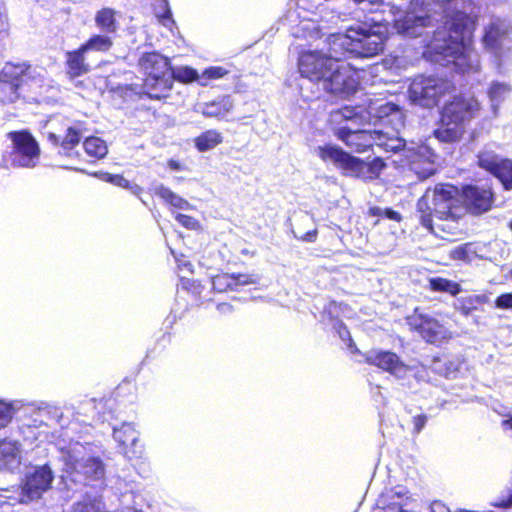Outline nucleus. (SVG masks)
<instances>
[{"label": "nucleus", "instance_id": "nucleus-23", "mask_svg": "<svg viewBox=\"0 0 512 512\" xmlns=\"http://www.w3.org/2000/svg\"><path fill=\"white\" fill-rule=\"evenodd\" d=\"M113 437L127 458L136 459L142 456L143 446L139 444V432L133 423H123L120 427H114Z\"/></svg>", "mask_w": 512, "mask_h": 512}, {"label": "nucleus", "instance_id": "nucleus-20", "mask_svg": "<svg viewBox=\"0 0 512 512\" xmlns=\"http://www.w3.org/2000/svg\"><path fill=\"white\" fill-rule=\"evenodd\" d=\"M340 120L337 123H341ZM348 125L338 130V137L352 148L355 152H363L374 146L375 140L380 139L378 130L359 129L360 123L345 120Z\"/></svg>", "mask_w": 512, "mask_h": 512}, {"label": "nucleus", "instance_id": "nucleus-41", "mask_svg": "<svg viewBox=\"0 0 512 512\" xmlns=\"http://www.w3.org/2000/svg\"><path fill=\"white\" fill-rule=\"evenodd\" d=\"M365 167L360 172H351L353 175L363 177L366 179H374L376 178L382 169L384 168L385 164L380 158H375L371 163H365Z\"/></svg>", "mask_w": 512, "mask_h": 512}, {"label": "nucleus", "instance_id": "nucleus-8", "mask_svg": "<svg viewBox=\"0 0 512 512\" xmlns=\"http://www.w3.org/2000/svg\"><path fill=\"white\" fill-rule=\"evenodd\" d=\"M400 118L399 107L392 102H371L367 109L362 107L345 106L331 113L333 122L350 120L360 124H377V122H389V117Z\"/></svg>", "mask_w": 512, "mask_h": 512}, {"label": "nucleus", "instance_id": "nucleus-24", "mask_svg": "<svg viewBox=\"0 0 512 512\" xmlns=\"http://www.w3.org/2000/svg\"><path fill=\"white\" fill-rule=\"evenodd\" d=\"M47 138L54 146H59V154L72 157L73 149L79 144L82 137V130L79 126H66L64 134L53 130L46 131Z\"/></svg>", "mask_w": 512, "mask_h": 512}, {"label": "nucleus", "instance_id": "nucleus-17", "mask_svg": "<svg viewBox=\"0 0 512 512\" xmlns=\"http://www.w3.org/2000/svg\"><path fill=\"white\" fill-rule=\"evenodd\" d=\"M26 63H6L0 71V102L13 103L19 98V89L28 76Z\"/></svg>", "mask_w": 512, "mask_h": 512}, {"label": "nucleus", "instance_id": "nucleus-4", "mask_svg": "<svg viewBox=\"0 0 512 512\" xmlns=\"http://www.w3.org/2000/svg\"><path fill=\"white\" fill-rule=\"evenodd\" d=\"M421 224L439 238L447 234L448 190L445 184H438L427 190L417 203Z\"/></svg>", "mask_w": 512, "mask_h": 512}, {"label": "nucleus", "instance_id": "nucleus-54", "mask_svg": "<svg viewBox=\"0 0 512 512\" xmlns=\"http://www.w3.org/2000/svg\"><path fill=\"white\" fill-rule=\"evenodd\" d=\"M431 512H448V507L441 501H434L430 506Z\"/></svg>", "mask_w": 512, "mask_h": 512}, {"label": "nucleus", "instance_id": "nucleus-12", "mask_svg": "<svg viewBox=\"0 0 512 512\" xmlns=\"http://www.w3.org/2000/svg\"><path fill=\"white\" fill-rule=\"evenodd\" d=\"M320 86L324 91L337 97H348L354 94L359 86L357 72L345 62L336 61L333 69L323 78Z\"/></svg>", "mask_w": 512, "mask_h": 512}, {"label": "nucleus", "instance_id": "nucleus-22", "mask_svg": "<svg viewBox=\"0 0 512 512\" xmlns=\"http://www.w3.org/2000/svg\"><path fill=\"white\" fill-rule=\"evenodd\" d=\"M316 155L325 163H332L335 166L349 172H360L365 167L364 162L355 158L334 145L318 146L315 149Z\"/></svg>", "mask_w": 512, "mask_h": 512}, {"label": "nucleus", "instance_id": "nucleus-9", "mask_svg": "<svg viewBox=\"0 0 512 512\" xmlns=\"http://www.w3.org/2000/svg\"><path fill=\"white\" fill-rule=\"evenodd\" d=\"M511 27L501 19H495L484 28L482 44L494 58L499 72L504 71V66L512 49L510 38Z\"/></svg>", "mask_w": 512, "mask_h": 512}, {"label": "nucleus", "instance_id": "nucleus-60", "mask_svg": "<svg viewBox=\"0 0 512 512\" xmlns=\"http://www.w3.org/2000/svg\"><path fill=\"white\" fill-rule=\"evenodd\" d=\"M502 427L504 429H510L512 430V414L508 416L507 419L502 421Z\"/></svg>", "mask_w": 512, "mask_h": 512}, {"label": "nucleus", "instance_id": "nucleus-15", "mask_svg": "<svg viewBox=\"0 0 512 512\" xmlns=\"http://www.w3.org/2000/svg\"><path fill=\"white\" fill-rule=\"evenodd\" d=\"M446 91L445 81L424 76L416 77L409 87L411 101L426 108L437 105Z\"/></svg>", "mask_w": 512, "mask_h": 512}, {"label": "nucleus", "instance_id": "nucleus-64", "mask_svg": "<svg viewBox=\"0 0 512 512\" xmlns=\"http://www.w3.org/2000/svg\"><path fill=\"white\" fill-rule=\"evenodd\" d=\"M294 14H295L294 12L289 11L288 14L286 15V20L289 21L290 23H292Z\"/></svg>", "mask_w": 512, "mask_h": 512}, {"label": "nucleus", "instance_id": "nucleus-53", "mask_svg": "<svg viewBox=\"0 0 512 512\" xmlns=\"http://www.w3.org/2000/svg\"><path fill=\"white\" fill-rule=\"evenodd\" d=\"M434 135L438 140H440L442 142H447L448 141V128L443 126L442 128L435 130Z\"/></svg>", "mask_w": 512, "mask_h": 512}, {"label": "nucleus", "instance_id": "nucleus-16", "mask_svg": "<svg viewBox=\"0 0 512 512\" xmlns=\"http://www.w3.org/2000/svg\"><path fill=\"white\" fill-rule=\"evenodd\" d=\"M477 166L496 177L505 190L512 189V160L498 155L494 150L484 147L478 151Z\"/></svg>", "mask_w": 512, "mask_h": 512}, {"label": "nucleus", "instance_id": "nucleus-57", "mask_svg": "<svg viewBox=\"0 0 512 512\" xmlns=\"http://www.w3.org/2000/svg\"><path fill=\"white\" fill-rule=\"evenodd\" d=\"M316 235H317V231L316 230L309 231V232L305 233L301 237V239L303 241H306V242H313L316 239Z\"/></svg>", "mask_w": 512, "mask_h": 512}, {"label": "nucleus", "instance_id": "nucleus-45", "mask_svg": "<svg viewBox=\"0 0 512 512\" xmlns=\"http://www.w3.org/2000/svg\"><path fill=\"white\" fill-rule=\"evenodd\" d=\"M228 74V71L223 67H210L203 71L199 78V84L206 86L209 80L219 79Z\"/></svg>", "mask_w": 512, "mask_h": 512}, {"label": "nucleus", "instance_id": "nucleus-31", "mask_svg": "<svg viewBox=\"0 0 512 512\" xmlns=\"http://www.w3.org/2000/svg\"><path fill=\"white\" fill-rule=\"evenodd\" d=\"M117 14L118 12L112 8H102L95 15L96 26L106 34L116 33L119 27Z\"/></svg>", "mask_w": 512, "mask_h": 512}, {"label": "nucleus", "instance_id": "nucleus-7", "mask_svg": "<svg viewBox=\"0 0 512 512\" xmlns=\"http://www.w3.org/2000/svg\"><path fill=\"white\" fill-rule=\"evenodd\" d=\"M53 425L64 428L63 414L59 408L45 405L38 409L35 417L19 427V432L23 441L28 445L54 442L61 435H56L57 431Z\"/></svg>", "mask_w": 512, "mask_h": 512}, {"label": "nucleus", "instance_id": "nucleus-34", "mask_svg": "<svg viewBox=\"0 0 512 512\" xmlns=\"http://www.w3.org/2000/svg\"><path fill=\"white\" fill-rule=\"evenodd\" d=\"M511 92V87L509 84L504 82H493L489 88L488 96L491 101V108L493 114L496 116L498 114V109L500 103L508 96Z\"/></svg>", "mask_w": 512, "mask_h": 512}, {"label": "nucleus", "instance_id": "nucleus-40", "mask_svg": "<svg viewBox=\"0 0 512 512\" xmlns=\"http://www.w3.org/2000/svg\"><path fill=\"white\" fill-rule=\"evenodd\" d=\"M170 70L168 77H170L171 81L172 79H175L183 83H190L193 81L199 82L200 75H198L197 71L191 67L181 66Z\"/></svg>", "mask_w": 512, "mask_h": 512}, {"label": "nucleus", "instance_id": "nucleus-61", "mask_svg": "<svg viewBox=\"0 0 512 512\" xmlns=\"http://www.w3.org/2000/svg\"><path fill=\"white\" fill-rule=\"evenodd\" d=\"M383 210L384 209H382L380 207H373V208L370 209V212L374 216L384 217Z\"/></svg>", "mask_w": 512, "mask_h": 512}, {"label": "nucleus", "instance_id": "nucleus-1", "mask_svg": "<svg viewBox=\"0 0 512 512\" xmlns=\"http://www.w3.org/2000/svg\"><path fill=\"white\" fill-rule=\"evenodd\" d=\"M363 11L375 12L374 6L389 8L395 16L394 27L397 33L405 37L428 35L432 38L427 43L428 53L445 60L448 55V0H352Z\"/></svg>", "mask_w": 512, "mask_h": 512}, {"label": "nucleus", "instance_id": "nucleus-28", "mask_svg": "<svg viewBox=\"0 0 512 512\" xmlns=\"http://www.w3.org/2000/svg\"><path fill=\"white\" fill-rule=\"evenodd\" d=\"M258 278L248 274H219L212 278V288L217 292L234 290L240 285L256 284Z\"/></svg>", "mask_w": 512, "mask_h": 512}, {"label": "nucleus", "instance_id": "nucleus-56", "mask_svg": "<svg viewBox=\"0 0 512 512\" xmlns=\"http://www.w3.org/2000/svg\"><path fill=\"white\" fill-rule=\"evenodd\" d=\"M217 310L222 314L230 313L232 311V306L228 303H220L217 305Z\"/></svg>", "mask_w": 512, "mask_h": 512}, {"label": "nucleus", "instance_id": "nucleus-5", "mask_svg": "<svg viewBox=\"0 0 512 512\" xmlns=\"http://www.w3.org/2000/svg\"><path fill=\"white\" fill-rule=\"evenodd\" d=\"M54 479L53 472L48 465L37 466L28 471L21 490L8 491L0 494V512H10V507L16 503H29L39 499L48 491Z\"/></svg>", "mask_w": 512, "mask_h": 512}, {"label": "nucleus", "instance_id": "nucleus-39", "mask_svg": "<svg viewBox=\"0 0 512 512\" xmlns=\"http://www.w3.org/2000/svg\"><path fill=\"white\" fill-rule=\"evenodd\" d=\"M379 138L375 140L374 146L383 148L385 151L397 152L404 148L405 142L400 138H394L388 136L381 130H378Z\"/></svg>", "mask_w": 512, "mask_h": 512}, {"label": "nucleus", "instance_id": "nucleus-44", "mask_svg": "<svg viewBox=\"0 0 512 512\" xmlns=\"http://www.w3.org/2000/svg\"><path fill=\"white\" fill-rule=\"evenodd\" d=\"M18 407L14 403L0 400V429L6 427L12 420Z\"/></svg>", "mask_w": 512, "mask_h": 512}, {"label": "nucleus", "instance_id": "nucleus-43", "mask_svg": "<svg viewBox=\"0 0 512 512\" xmlns=\"http://www.w3.org/2000/svg\"><path fill=\"white\" fill-rule=\"evenodd\" d=\"M482 303L481 296L469 295L466 298L457 299L454 306L460 310L464 315L469 314L472 310L476 309Z\"/></svg>", "mask_w": 512, "mask_h": 512}, {"label": "nucleus", "instance_id": "nucleus-37", "mask_svg": "<svg viewBox=\"0 0 512 512\" xmlns=\"http://www.w3.org/2000/svg\"><path fill=\"white\" fill-rule=\"evenodd\" d=\"M83 146L87 155L98 159L104 158L108 153L106 142L99 137L86 138Z\"/></svg>", "mask_w": 512, "mask_h": 512}, {"label": "nucleus", "instance_id": "nucleus-30", "mask_svg": "<svg viewBox=\"0 0 512 512\" xmlns=\"http://www.w3.org/2000/svg\"><path fill=\"white\" fill-rule=\"evenodd\" d=\"M86 53L87 51L83 49L82 45L77 50L66 52L67 73L71 77H78L89 72L90 66L85 59Z\"/></svg>", "mask_w": 512, "mask_h": 512}, {"label": "nucleus", "instance_id": "nucleus-2", "mask_svg": "<svg viewBox=\"0 0 512 512\" xmlns=\"http://www.w3.org/2000/svg\"><path fill=\"white\" fill-rule=\"evenodd\" d=\"M474 18L466 12L450 15V73L468 84L480 71V59L473 47Z\"/></svg>", "mask_w": 512, "mask_h": 512}, {"label": "nucleus", "instance_id": "nucleus-13", "mask_svg": "<svg viewBox=\"0 0 512 512\" xmlns=\"http://www.w3.org/2000/svg\"><path fill=\"white\" fill-rule=\"evenodd\" d=\"M12 142L10 153L11 164L14 167L33 168L40 158V148L36 139L26 130L8 133Z\"/></svg>", "mask_w": 512, "mask_h": 512}, {"label": "nucleus", "instance_id": "nucleus-3", "mask_svg": "<svg viewBox=\"0 0 512 512\" xmlns=\"http://www.w3.org/2000/svg\"><path fill=\"white\" fill-rule=\"evenodd\" d=\"M372 21L376 23L373 27L364 23L348 28L344 34H330L327 38L328 44L341 57L347 53L363 58L377 56L384 49L386 28L379 24L380 20Z\"/></svg>", "mask_w": 512, "mask_h": 512}, {"label": "nucleus", "instance_id": "nucleus-47", "mask_svg": "<svg viewBox=\"0 0 512 512\" xmlns=\"http://www.w3.org/2000/svg\"><path fill=\"white\" fill-rule=\"evenodd\" d=\"M333 329L337 332L343 342H347L349 347L353 346V340L347 327L340 320L333 321Z\"/></svg>", "mask_w": 512, "mask_h": 512}, {"label": "nucleus", "instance_id": "nucleus-26", "mask_svg": "<svg viewBox=\"0 0 512 512\" xmlns=\"http://www.w3.org/2000/svg\"><path fill=\"white\" fill-rule=\"evenodd\" d=\"M409 158L410 168L419 179L425 180L435 173V160L426 147H420Z\"/></svg>", "mask_w": 512, "mask_h": 512}, {"label": "nucleus", "instance_id": "nucleus-58", "mask_svg": "<svg viewBox=\"0 0 512 512\" xmlns=\"http://www.w3.org/2000/svg\"><path fill=\"white\" fill-rule=\"evenodd\" d=\"M496 506L502 507V508H509L512 506V492L509 494L507 499H503L499 504H496Z\"/></svg>", "mask_w": 512, "mask_h": 512}, {"label": "nucleus", "instance_id": "nucleus-52", "mask_svg": "<svg viewBox=\"0 0 512 512\" xmlns=\"http://www.w3.org/2000/svg\"><path fill=\"white\" fill-rule=\"evenodd\" d=\"M164 12L162 15L158 14V17L160 18L161 23L168 27L169 24L173 25L174 21L172 20V13L171 10L168 8L167 4L163 6Z\"/></svg>", "mask_w": 512, "mask_h": 512}, {"label": "nucleus", "instance_id": "nucleus-35", "mask_svg": "<svg viewBox=\"0 0 512 512\" xmlns=\"http://www.w3.org/2000/svg\"><path fill=\"white\" fill-rule=\"evenodd\" d=\"M223 138L217 130H207L195 138V147L200 152L209 151L222 142Z\"/></svg>", "mask_w": 512, "mask_h": 512}, {"label": "nucleus", "instance_id": "nucleus-6", "mask_svg": "<svg viewBox=\"0 0 512 512\" xmlns=\"http://www.w3.org/2000/svg\"><path fill=\"white\" fill-rule=\"evenodd\" d=\"M56 445L61 453L67 471L83 474L86 478L101 479L104 476L102 461L92 455V446L78 441L58 440Z\"/></svg>", "mask_w": 512, "mask_h": 512}, {"label": "nucleus", "instance_id": "nucleus-55", "mask_svg": "<svg viewBox=\"0 0 512 512\" xmlns=\"http://www.w3.org/2000/svg\"><path fill=\"white\" fill-rule=\"evenodd\" d=\"M384 217L399 222L401 220V215L389 208L383 210Z\"/></svg>", "mask_w": 512, "mask_h": 512}, {"label": "nucleus", "instance_id": "nucleus-18", "mask_svg": "<svg viewBox=\"0 0 512 512\" xmlns=\"http://www.w3.org/2000/svg\"><path fill=\"white\" fill-rule=\"evenodd\" d=\"M365 362L374 365L398 379H405L413 374V368L403 363L397 354L391 351L372 349L365 354Z\"/></svg>", "mask_w": 512, "mask_h": 512}, {"label": "nucleus", "instance_id": "nucleus-51", "mask_svg": "<svg viewBox=\"0 0 512 512\" xmlns=\"http://www.w3.org/2000/svg\"><path fill=\"white\" fill-rule=\"evenodd\" d=\"M427 422V416L424 414H419L413 417V433L418 434L424 428Z\"/></svg>", "mask_w": 512, "mask_h": 512}, {"label": "nucleus", "instance_id": "nucleus-10", "mask_svg": "<svg viewBox=\"0 0 512 512\" xmlns=\"http://www.w3.org/2000/svg\"><path fill=\"white\" fill-rule=\"evenodd\" d=\"M327 45L328 54L323 51H304L300 54L298 60L300 74L318 85L333 69L336 61L341 59V55L336 54L328 43Z\"/></svg>", "mask_w": 512, "mask_h": 512}, {"label": "nucleus", "instance_id": "nucleus-33", "mask_svg": "<svg viewBox=\"0 0 512 512\" xmlns=\"http://www.w3.org/2000/svg\"><path fill=\"white\" fill-rule=\"evenodd\" d=\"M153 191L155 195L159 196L175 208L181 210H189L191 208V205L187 200L175 194L172 190L162 184L155 186Z\"/></svg>", "mask_w": 512, "mask_h": 512}, {"label": "nucleus", "instance_id": "nucleus-50", "mask_svg": "<svg viewBox=\"0 0 512 512\" xmlns=\"http://www.w3.org/2000/svg\"><path fill=\"white\" fill-rule=\"evenodd\" d=\"M495 305L500 309L512 310V293H504L499 295L495 300Z\"/></svg>", "mask_w": 512, "mask_h": 512}, {"label": "nucleus", "instance_id": "nucleus-25", "mask_svg": "<svg viewBox=\"0 0 512 512\" xmlns=\"http://www.w3.org/2000/svg\"><path fill=\"white\" fill-rule=\"evenodd\" d=\"M22 444L17 440L0 441V470L15 471L22 461Z\"/></svg>", "mask_w": 512, "mask_h": 512}, {"label": "nucleus", "instance_id": "nucleus-32", "mask_svg": "<svg viewBox=\"0 0 512 512\" xmlns=\"http://www.w3.org/2000/svg\"><path fill=\"white\" fill-rule=\"evenodd\" d=\"M291 33L295 38L316 40L322 37L321 29L317 22L311 19H302L292 26Z\"/></svg>", "mask_w": 512, "mask_h": 512}, {"label": "nucleus", "instance_id": "nucleus-36", "mask_svg": "<svg viewBox=\"0 0 512 512\" xmlns=\"http://www.w3.org/2000/svg\"><path fill=\"white\" fill-rule=\"evenodd\" d=\"M94 175L105 182H109L115 186L128 189L134 195L138 196L142 192V188L140 186L136 184H131L127 179H125L121 175H113L105 172L95 173Z\"/></svg>", "mask_w": 512, "mask_h": 512}, {"label": "nucleus", "instance_id": "nucleus-27", "mask_svg": "<svg viewBox=\"0 0 512 512\" xmlns=\"http://www.w3.org/2000/svg\"><path fill=\"white\" fill-rule=\"evenodd\" d=\"M410 324L430 343L436 342L443 334V326L428 315L413 316Z\"/></svg>", "mask_w": 512, "mask_h": 512}, {"label": "nucleus", "instance_id": "nucleus-63", "mask_svg": "<svg viewBox=\"0 0 512 512\" xmlns=\"http://www.w3.org/2000/svg\"><path fill=\"white\" fill-rule=\"evenodd\" d=\"M449 288H450V295H455L459 292V285L457 283H452L450 281Z\"/></svg>", "mask_w": 512, "mask_h": 512}, {"label": "nucleus", "instance_id": "nucleus-14", "mask_svg": "<svg viewBox=\"0 0 512 512\" xmlns=\"http://www.w3.org/2000/svg\"><path fill=\"white\" fill-rule=\"evenodd\" d=\"M479 111V103L470 93L454 95L450 101V142L458 140L464 133V126L470 122Z\"/></svg>", "mask_w": 512, "mask_h": 512}, {"label": "nucleus", "instance_id": "nucleus-46", "mask_svg": "<svg viewBox=\"0 0 512 512\" xmlns=\"http://www.w3.org/2000/svg\"><path fill=\"white\" fill-rule=\"evenodd\" d=\"M148 89V95L153 99H161L168 95V92L171 90L172 85L169 89H165L163 84L155 83L154 81L150 82L149 86H146Z\"/></svg>", "mask_w": 512, "mask_h": 512}, {"label": "nucleus", "instance_id": "nucleus-59", "mask_svg": "<svg viewBox=\"0 0 512 512\" xmlns=\"http://www.w3.org/2000/svg\"><path fill=\"white\" fill-rule=\"evenodd\" d=\"M168 167L173 171H178L182 169L181 164L175 160H170L168 162Z\"/></svg>", "mask_w": 512, "mask_h": 512}, {"label": "nucleus", "instance_id": "nucleus-11", "mask_svg": "<svg viewBox=\"0 0 512 512\" xmlns=\"http://www.w3.org/2000/svg\"><path fill=\"white\" fill-rule=\"evenodd\" d=\"M454 196L465 205L472 215H481L491 210L494 203V192L491 187L478 185H464L461 188L450 184V210ZM453 217L450 211V219Z\"/></svg>", "mask_w": 512, "mask_h": 512}, {"label": "nucleus", "instance_id": "nucleus-48", "mask_svg": "<svg viewBox=\"0 0 512 512\" xmlns=\"http://www.w3.org/2000/svg\"><path fill=\"white\" fill-rule=\"evenodd\" d=\"M429 286L433 291L445 292L448 290V280L440 277H432L429 279Z\"/></svg>", "mask_w": 512, "mask_h": 512}, {"label": "nucleus", "instance_id": "nucleus-49", "mask_svg": "<svg viewBox=\"0 0 512 512\" xmlns=\"http://www.w3.org/2000/svg\"><path fill=\"white\" fill-rule=\"evenodd\" d=\"M175 218L185 228L196 229L198 227V221L191 216L178 213Z\"/></svg>", "mask_w": 512, "mask_h": 512}, {"label": "nucleus", "instance_id": "nucleus-21", "mask_svg": "<svg viewBox=\"0 0 512 512\" xmlns=\"http://www.w3.org/2000/svg\"><path fill=\"white\" fill-rule=\"evenodd\" d=\"M139 65L147 73L148 78L145 86H149L151 81L163 84L165 89H169L173 82L170 77H166L170 70L169 60L157 52L145 53L139 60Z\"/></svg>", "mask_w": 512, "mask_h": 512}, {"label": "nucleus", "instance_id": "nucleus-19", "mask_svg": "<svg viewBox=\"0 0 512 512\" xmlns=\"http://www.w3.org/2000/svg\"><path fill=\"white\" fill-rule=\"evenodd\" d=\"M416 506L407 488L396 486L382 493L373 512H414Z\"/></svg>", "mask_w": 512, "mask_h": 512}, {"label": "nucleus", "instance_id": "nucleus-29", "mask_svg": "<svg viewBox=\"0 0 512 512\" xmlns=\"http://www.w3.org/2000/svg\"><path fill=\"white\" fill-rule=\"evenodd\" d=\"M233 106L231 96H223L208 103L198 104L195 110L205 117L223 118L232 110Z\"/></svg>", "mask_w": 512, "mask_h": 512}, {"label": "nucleus", "instance_id": "nucleus-62", "mask_svg": "<svg viewBox=\"0 0 512 512\" xmlns=\"http://www.w3.org/2000/svg\"><path fill=\"white\" fill-rule=\"evenodd\" d=\"M177 261L179 262V267L183 266V267L187 268L188 271L192 272L193 265L190 262H188L186 260H177Z\"/></svg>", "mask_w": 512, "mask_h": 512}, {"label": "nucleus", "instance_id": "nucleus-42", "mask_svg": "<svg viewBox=\"0 0 512 512\" xmlns=\"http://www.w3.org/2000/svg\"><path fill=\"white\" fill-rule=\"evenodd\" d=\"M450 257L464 262H471L476 257V251L473 248V244L465 243L455 247L451 251Z\"/></svg>", "mask_w": 512, "mask_h": 512}, {"label": "nucleus", "instance_id": "nucleus-38", "mask_svg": "<svg viewBox=\"0 0 512 512\" xmlns=\"http://www.w3.org/2000/svg\"><path fill=\"white\" fill-rule=\"evenodd\" d=\"M113 41L111 37L106 35L96 34L90 37L82 46L83 49L88 51L107 52L111 49Z\"/></svg>", "mask_w": 512, "mask_h": 512}]
</instances>
